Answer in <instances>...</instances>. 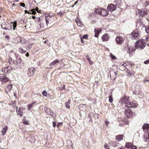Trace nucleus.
<instances>
[{
    "label": "nucleus",
    "mask_w": 149,
    "mask_h": 149,
    "mask_svg": "<svg viewBox=\"0 0 149 149\" xmlns=\"http://www.w3.org/2000/svg\"><path fill=\"white\" fill-rule=\"evenodd\" d=\"M145 42L144 39L138 40L136 42L135 48L139 50L143 49L146 46Z\"/></svg>",
    "instance_id": "nucleus-1"
},
{
    "label": "nucleus",
    "mask_w": 149,
    "mask_h": 149,
    "mask_svg": "<svg viewBox=\"0 0 149 149\" xmlns=\"http://www.w3.org/2000/svg\"><path fill=\"white\" fill-rule=\"evenodd\" d=\"M94 12L95 13L103 16L107 15L108 13V11L106 9L101 8L96 9Z\"/></svg>",
    "instance_id": "nucleus-2"
},
{
    "label": "nucleus",
    "mask_w": 149,
    "mask_h": 149,
    "mask_svg": "<svg viewBox=\"0 0 149 149\" xmlns=\"http://www.w3.org/2000/svg\"><path fill=\"white\" fill-rule=\"evenodd\" d=\"M125 113L126 116L128 118H132L133 116V113L130 108L127 107L125 109Z\"/></svg>",
    "instance_id": "nucleus-3"
},
{
    "label": "nucleus",
    "mask_w": 149,
    "mask_h": 149,
    "mask_svg": "<svg viewBox=\"0 0 149 149\" xmlns=\"http://www.w3.org/2000/svg\"><path fill=\"white\" fill-rule=\"evenodd\" d=\"M129 102H130L129 97L126 96L121 99L119 102V103L121 104H125V106L127 107V104H128Z\"/></svg>",
    "instance_id": "nucleus-4"
},
{
    "label": "nucleus",
    "mask_w": 149,
    "mask_h": 149,
    "mask_svg": "<svg viewBox=\"0 0 149 149\" xmlns=\"http://www.w3.org/2000/svg\"><path fill=\"white\" fill-rule=\"evenodd\" d=\"M10 81L9 78L4 74H0V81L2 83H4Z\"/></svg>",
    "instance_id": "nucleus-5"
},
{
    "label": "nucleus",
    "mask_w": 149,
    "mask_h": 149,
    "mask_svg": "<svg viewBox=\"0 0 149 149\" xmlns=\"http://www.w3.org/2000/svg\"><path fill=\"white\" fill-rule=\"evenodd\" d=\"M25 110V109L22 107H19L18 109V107H16V111L18 116L19 115L20 117L23 116L24 113L23 111Z\"/></svg>",
    "instance_id": "nucleus-6"
},
{
    "label": "nucleus",
    "mask_w": 149,
    "mask_h": 149,
    "mask_svg": "<svg viewBox=\"0 0 149 149\" xmlns=\"http://www.w3.org/2000/svg\"><path fill=\"white\" fill-rule=\"evenodd\" d=\"M139 35V34L138 31L136 30L132 33L130 35V37L133 39H136L138 38Z\"/></svg>",
    "instance_id": "nucleus-7"
},
{
    "label": "nucleus",
    "mask_w": 149,
    "mask_h": 149,
    "mask_svg": "<svg viewBox=\"0 0 149 149\" xmlns=\"http://www.w3.org/2000/svg\"><path fill=\"white\" fill-rule=\"evenodd\" d=\"M2 28L6 30H10L12 29V25L10 24L5 23H3L1 25Z\"/></svg>",
    "instance_id": "nucleus-8"
},
{
    "label": "nucleus",
    "mask_w": 149,
    "mask_h": 149,
    "mask_svg": "<svg viewBox=\"0 0 149 149\" xmlns=\"http://www.w3.org/2000/svg\"><path fill=\"white\" fill-rule=\"evenodd\" d=\"M137 107V104L135 101H133L132 102H129L128 104H127V107L130 108H136Z\"/></svg>",
    "instance_id": "nucleus-9"
},
{
    "label": "nucleus",
    "mask_w": 149,
    "mask_h": 149,
    "mask_svg": "<svg viewBox=\"0 0 149 149\" xmlns=\"http://www.w3.org/2000/svg\"><path fill=\"white\" fill-rule=\"evenodd\" d=\"M14 54L16 57V60L15 61H16V63L21 64L22 65H23L24 64V62L21 58L20 57H18V55H19L17 54L16 52Z\"/></svg>",
    "instance_id": "nucleus-10"
},
{
    "label": "nucleus",
    "mask_w": 149,
    "mask_h": 149,
    "mask_svg": "<svg viewBox=\"0 0 149 149\" xmlns=\"http://www.w3.org/2000/svg\"><path fill=\"white\" fill-rule=\"evenodd\" d=\"M35 72V68L33 67L29 68L28 70L27 74L30 77L32 76L34 74Z\"/></svg>",
    "instance_id": "nucleus-11"
},
{
    "label": "nucleus",
    "mask_w": 149,
    "mask_h": 149,
    "mask_svg": "<svg viewBox=\"0 0 149 149\" xmlns=\"http://www.w3.org/2000/svg\"><path fill=\"white\" fill-rule=\"evenodd\" d=\"M116 8V5H113V4H109L107 6V10L111 12L115 10Z\"/></svg>",
    "instance_id": "nucleus-12"
},
{
    "label": "nucleus",
    "mask_w": 149,
    "mask_h": 149,
    "mask_svg": "<svg viewBox=\"0 0 149 149\" xmlns=\"http://www.w3.org/2000/svg\"><path fill=\"white\" fill-rule=\"evenodd\" d=\"M116 41L117 44H123L124 42L123 38L120 36H117L116 37Z\"/></svg>",
    "instance_id": "nucleus-13"
},
{
    "label": "nucleus",
    "mask_w": 149,
    "mask_h": 149,
    "mask_svg": "<svg viewBox=\"0 0 149 149\" xmlns=\"http://www.w3.org/2000/svg\"><path fill=\"white\" fill-rule=\"evenodd\" d=\"M12 89V85L11 84H9L6 86L5 88V91L6 93L9 92Z\"/></svg>",
    "instance_id": "nucleus-14"
},
{
    "label": "nucleus",
    "mask_w": 149,
    "mask_h": 149,
    "mask_svg": "<svg viewBox=\"0 0 149 149\" xmlns=\"http://www.w3.org/2000/svg\"><path fill=\"white\" fill-rule=\"evenodd\" d=\"M102 29L101 28H98L97 29H95V36L96 37H97L98 36V35L99 34L100 32L102 31Z\"/></svg>",
    "instance_id": "nucleus-15"
},
{
    "label": "nucleus",
    "mask_w": 149,
    "mask_h": 149,
    "mask_svg": "<svg viewBox=\"0 0 149 149\" xmlns=\"http://www.w3.org/2000/svg\"><path fill=\"white\" fill-rule=\"evenodd\" d=\"M142 128L144 131L146 132L149 130V125L147 123L145 124L143 126Z\"/></svg>",
    "instance_id": "nucleus-16"
},
{
    "label": "nucleus",
    "mask_w": 149,
    "mask_h": 149,
    "mask_svg": "<svg viewBox=\"0 0 149 149\" xmlns=\"http://www.w3.org/2000/svg\"><path fill=\"white\" fill-rule=\"evenodd\" d=\"M68 149H73L72 143L71 141L68 140L67 141Z\"/></svg>",
    "instance_id": "nucleus-17"
},
{
    "label": "nucleus",
    "mask_w": 149,
    "mask_h": 149,
    "mask_svg": "<svg viewBox=\"0 0 149 149\" xmlns=\"http://www.w3.org/2000/svg\"><path fill=\"white\" fill-rule=\"evenodd\" d=\"M102 39L103 41H107L109 39V36L107 33L104 34L102 37Z\"/></svg>",
    "instance_id": "nucleus-18"
},
{
    "label": "nucleus",
    "mask_w": 149,
    "mask_h": 149,
    "mask_svg": "<svg viewBox=\"0 0 149 149\" xmlns=\"http://www.w3.org/2000/svg\"><path fill=\"white\" fill-rule=\"evenodd\" d=\"M8 104L10 106H11V107L13 108L15 107L16 108V107L17 106H16V102L15 101H13L11 102L10 103Z\"/></svg>",
    "instance_id": "nucleus-19"
},
{
    "label": "nucleus",
    "mask_w": 149,
    "mask_h": 149,
    "mask_svg": "<svg viewBox=\"0 0 149 149\" xmlns=\"http://www.w3.org/2000/svg\"><path fill=\"white\" fill-rule=\"evenodd\" d=\"M46 113L48 115H51L53 113V112L52 110L48 108H46L45 110Z\"/></svg>",
    "instance_id": "nucleus-20"
},
{
    "label": "nucleus",
    "mask_w": 149,
    "mask_h": 149,
    "mask_svg": "<svg viewBox=\"0 0 149 149\" xmlns=\"http://www.w3.org/2000/svg\"><path fill=\"white\" fill-rule=\"evenodd\" d=\"M75 21L77 25L81 27L83 26V24L82 22L79 19H76Z\"/></svg>",
    "instance_id": "nucleus-21"
},
{
    "label": "nucleus",
    "mask_w": 149,
    "mask_h": 149,
    "mask_svg": "<svg viewBox=\"0 0 149 149\" xmlns=\"http://www.w3.org/2000/svg\"><path fill=\"white\" fill-rule=\"evenodd\" d=\"M8 127L7 126H5L4 128H3L2 130V134L3 135H4L5 134L7 130L8 129Z\"/></svg>",
    "instance_id": "nucleus-22"
},
{
    "label": "nucleus",
    "mask_w": 149,
    "mask_h": 149,
    "mask_svg": "<svg viewBox=\"0 0 149 149\" xmlns=\"http://www.w3.org/2000/svg\"><path fill=\"white\" fill-rule=\"evenodd\" d=\"M123 138V136L122 135H119L116 136V139L118 141L122 140Z\"/></svg>",
    "instance_id": "nucleus-23"
},
{
    "label": "nucleus",
    "mask_w": 149,
    "mask_h": 149,
    "mask_svg": "<svg viewBox=\"0 0 149 149\" xmlns=\"http://www.w3.org/2000/svg\"><path fill=\"white\" fill-rule=\"evenodd\" d=\"M36 103V102H34L31 104H29L28 105V106H27L28 110H30L33 107L34 104H35Z\"/></svg>",
    "instance_id": "nucleus-24"
},
{
    "label": "nucleus",
    "mask_w": 149,
    "mask_h": 149,
    "mask_svg": "<svg viewBox=\"0 0 149 149\" xmlns=\"http://www.w3.org/2000/svg\"><path fill=\"white\" fill-rule=\"evenodd\" d=\"M8 62L10 64L12 65L13 64H16V61H13L11 57H10L8 59Z\"/></svg>",
    "instance_id": "nucleus-25"
},
{
    "label": "nucleus",
    "mask_w": 149,
    "mask_h": 149,
    "mask_svg": "<svg viewBox=\"0 0 149 149\" xmlns=\"http://www.w3.org/2000/svg\"><path fill=\"white\" fill-rule=\"evenodd\" d=\"M113 3H115L119 6H120L122 5V1L121 0H117L115 1Z\"/></svg>",
    "instance_id": "nucleus-26"
},
{
    "label": "nucleus",
    "mask_w": 149,
    "mask_h": 149,
    "mask_svg": "<svg viewBox=\"0 0 149 149\" xmlns=\"http://www.w3.org/2000/svg\"><path fill=\"white\" fill-rule=\"evenodd\" d=\"M85 107L86 105L84 104H81L79 106V109L82 110L85 109Z\"/></svg>",
    "instance_id": "nucleus-27"
},
{
    "label": "nucleus",
    "mask_w": 149,
    "mask_h": 149,
    "mask_svg": "<svg viewBox=\"0 0 149 149\" xmlns=\"http://www.w3.org/2000/svg\"><path fill=\"white\" fill-rule=\"evenodd\" d=\"M58 59L56 60L53 62L49 64V66H52L53 65H55L56 63H58Z\"/></svg>",
    "instance_id": "nucleus-28"
},
{
    "label": "nucleus",
    "mask_w": 149,
    "mask_h": 149,
    "mask_svg": "<svg viewBox=\"0 0 149 149\" xmlns=\"http://www.w3.org/2000/svg\"><path fill=\"white\" fill-rule=\"evenodd\" d=\"M132 145V144L131 143H126L125 145V147L127 148H130Z\"/></svg>",
    "instance_id": "nucleus-29"
},
{
    "label": "nucleus",
    "mask_w": 149,
    "mask_h": 149,
    "mask_svg": "<svg viewBox=\"0 0 149 149\" xmlns=\"http://www.w3.org/2000/svg\"><path fill=\"white\" fill-rule=\"evenodd\" d=\"M135 49L134 47H130L129 48L128 52L130 54L132 53L133 51H134Z\"/></svg>",
    "instance_id": "nucleus-30"
},
{
    "label": "nucleus",
    "mask_w": 149,
    "mask_h": 149,
    "mask_svg": "<svg viewBox=\"0 0 149 149\" xmlns=\"http://www.w3.org/2000/svg\"><path fill=\"white\" fill-rule=\"evenodd\" d=\"M19 51L20 53L22 54L25 53L26 52V51L23 49L22 47H20L19 48Z\"/></svg>",
    "instance_id": "nucleus-31"
},
{
    "label": "nucleus",
    "mask_w": 149,
    "mask_h": 149,
    "mask_svg": "<svg viewBox=\"0 0 149 149\" xmlns=\"http://www.w3.org/2000/svg\"><path fill=\"white\" fill-rule=\"evenodd\" d=\"M138 12L141 16L143 17L144 14V11H142L141 10H139Z\"/></svg>",
    "instance_id": "nucleus-32"
},
{
    "label": "nucleus",
    "mask_w": 149,
    "mask_h": 149,
    "mask_svg": "<svg viewBox=\"0 0 149 149\" xmlns=\"http://www.w3.org/2000/svg\"><path fill=\"white\" fill-rule=\"evenodd\" d=\"M13 24V30H15L17 26V21H15L13 22H12Z\"/></svg>",
    "instance_id": "nucleus-33"
},
{
    "label": "nucleus",
    "mask_w": 149,
    "mask_h": 149,
    "mask_svg": "<svg viewBox=\"0 0 149 149\" xmlns=\"http://www.w3.org/2000/svg\"><path fill=\"white\" fill-rule=\"evenodd\" d=\"M43 20V18L41 16L39 17H38L36 20H35L36 22H39L42 21Z\"/></svg>",
    "instance_id": "nucleus-34"
},
{
    "label": "nucleus",
    "mask_w": 149,
    "mask_h": 149,
    "mask_svg": "<svg viewBox=\"0 0 149 149\" xmlns=\"http://www.w3.org/2000/svg\"><path fill=\"white\" fill-rule=\"evenodd\" d=\"M124 124H125V125H128V123L127 122H123V123H120L119 126H120L121 127H123L124 126Z\"/></svg>",
    "instance_id": "nucleus-35"
},
{
    "label": "nucleus",
    "mask_w": 149,
    "mask_h": 149,
    "mask_svg": "<svg viewBox=\"0 0 149 149\" xmlns=\"http://www.w3.org/2000/svg\"><path fill=\"white\" fill-rule=\"evenodd\" d=\"M71 100H69L68 102L66 104V107L68 108H70V105L69 104H70Z\"/></svg>",
    "instance_id": "nucleus-36"
},
{
    "label": "nucleus",
    "mask_w": 149,
    "mask_h": 149,
    "mask_svg": "<svg viewBox=\"0 0 149 149\" xmlns=\"http://www.w3.org/2000/svg\"><path fill=\"white\" fill-rule=\"evenodd\" d=\"M50 17H45V20L47 25L49 23V20H50Z\"/></svg>",
    "instance_id": "nucleus-37"
},
{
    "label": "nucleus",
    "mask_w": 149,
    "mask_h": 149,
    "mask_svg": "<svg viewBox=\"0 0 149 149\" xmlns=\"http://www.w3.org/2000/svg\"><path fill=\"white\" fill-rule=\"evenodd\" d=\"M109 101L110 103H111L113 102V97H112V95L111 94L109 96Z\"/></svg>",
    "instance_id": "nucleus-38"
},
{
    "label": "nucleus",
    "mask_w": 149,
    "mask_h": 149,
    "mask_svg": "<svg viewBox=\"0 0 149 149\" xmlns=\"http://www.w3.org/2000/svg\"><path fill=\"white\" fill-rule=\"evenodd\" d=\"M143 94L142 92H140L138 95V97L140 98H142L143 96Z\"/></svg>",
    "instance_id": "nucleus-39"
},
{
    "label": "nucleus",
    "mask_w": 149,
    "mask_h": 149,
    "mask_svg": "<svg viewBox=\"0 0 149 149\" xmlns=\"http://www.w3.org/2000/svg\"><path fill=\"white\" fill-rule=\"evenodd\" d=\"M146 38V42L147 43L148 45L149 46V37H144V38Z\"/></svg>",
    "instance_id": "nucleus-40"
},
{
    "label": "nucleus",
    "mask_w": 149,
    "mask_h": 149,
    "mask_svg": "<svg viewBox=\"0 0 149 149\" xmlns=\"http://www.w3.org/2000/svg\"><path fill=\"white\" fill-rule=\"evenodd\" d=\"M22 121L24 125H29V123L28 122L27 120H25L24 119H23L22 120Z\"/></svg>",
    "instance_id": "nucleus-41"
},
{
    "label": "nucleus",
    "mask_w": 149,
    "mask_h": 149,
    "mask_svg": "<svg viewBox=\"0 0 149 149\" xmlns=\"http://www.w3.org/2000/svg\"><path fill=\"white\" fill-rule=\"evenodd\" d=\"M104 148L105 149H109V144L105 143L104 146Z\"/></svg>",
    "instance_id": "nucleus-42"
},
{
    "label": "nucleus",
    "mask_w": 149,
    "mask_h": 149,
    "mask_svg": "<svg viewBox=\"0 0 149 149\" xmlns=\"http://www.w3.org/2000/svg\"><path fill=\"white\" fill-rule=\"evenodd\" d=\"M145 30L147 33H149V25L146 27Z\"/></svg>",
    "instance_id": "nucleus-43"
},
{
    "label": "nucleus",
    "mask_w": 149,
    "mask_h": 149,
    "mask_svg": "<svg viewBox=\"0 0 149 149\" xmlns=\"http://www.w3.org/2000/svg\"><path fill=\"white\" fill-rule=\"evenodd\" d=\"M42 93L44 96H45L46 97L47 96V92L46 91H43L42 92Z\"/></svg>",
    "instance_id": "nucleus-44"
},
{
    "label": "nucleus",
    "mask_w": 149,
    "mask_h": 149,
    "mask_svg": "<svg viewBox=\"0 0 149 149\" xmlns=\"http://www.w3.org/2000/svg\"><path fill=\"white\" fill-rule=\"evenodd\" d=\"M65 13V12L64 11L63 12H59V13H58V14L60 15L61 16H62L63 15H64Z\"/></svg>",
    "instance_id": "nucleus-45"
},
{
    "label": "nucleus",
    "mask_w": 149,
    "mask_h": 149,
    "mask_svg": "<svg viewBox=\"0 0 149 149\" xmlns=\"http://www.w3.org/2000/svg\"><path fill=\"white\" fill-rule=\"evenodd\" d=\"M110 56L111 58L112 59H116V57L114 56L112 54H110Z\"/></svg>",
    "instance_id": "nucleus-46"
},
{
    "label": "nucleus",
    "mask_w": 149,
    "mask_h": 149,
    "mask_svg": "<svg viewBox=\"0 0 149 149\" xmlns=\"http://www.w3.org/2000/svg\"><path fill=\"white\" fill-rule=\"evenodd\" d=\"M33 11H32L31 13H30V14H33V15H35V14H36V12L35 11V9H33Z\"/></svg>",
    "instance_id": "nucleus-47"
},
{
    "label": "nucleus",
    "mask_w": 149,
    "mask_h": 149,
    "mask_svg": "<svg viewBox=\"0 0 149 149\" xmlns=\"http://www.w3.org/2000/svg\"><path fill=\"white\" fill-rule=\"evenodd\" d=\"M122 63H121V65L123 66L124 67H125L127 69L126 66H127V64L126 63H124L123 64H122Z\"/></svg>",
    "instance_id": "nucleus-48"
},
{
    "label": "nucleus",
    "mask_w": 149,
    "mask_h": 149,
    "mask_svg": "<svg viewBox=\"0 0 149 149\" xmlns=\"http://www.w3.org/2000/svg\"><path fill=\"white\" fill-rule=\"evenodd\" d=\"M130 70H127L126 71V72L128 74V77H130L131 76V75L130 73Z\"/></svg>",
    "instance_id": "nucleus-49"
},
{
    "label": "nucleus",
    "mask_w": 149,
    "mask_h": 149,
    "mask_svg": "<svg viewBox=\"0 0 149 149\" xmlns=\"http://www.w3.org/2000/svg\"><path fill=\"white\" fill-rule=\"evenodd\" d=\"M130 149H137L136 147L134 146H132L130 148Z\"/></svg>",
    "instance_id": "nucleus-50"
},
{
    "label": "nucleus",
    "mask_w": 149,
    "mask_h": 149,
    "mask_svg": "<svg viewBox=\"0 0 149 149\" xmlns=\"http://www.w3.org/2000/svg\"><path fill=\"white\" fill-rule=\"evenodd\" d=\"M88 38V35H84V36L82 37V38L83 39H86Z\"/></svg>",
    "instance_id": "nucleus-51"
},
{
    "label": "nucleus",
    "mask_w": 149,
    "mask_h": 149,
    "mask_svg": "<svg viewBox=\"0 0 149 149\" xmlns=\"http://www.w3.org/2000/svg\"><path fill=\"white\" fill-rule=\"evenodd\" d=\"M109 121H108L107 120L105 121V124L106 125L107 127H108V125L109 124Z\"/></svg>",
    "instance_id": "nucleus-52"
},
{
    "label": "nucleus",
    "mask_w": 149,
    "mask_h": 149,
    "mask_svg": "<svg viewBox=\"0 0 149 149\" xmlns=\"http://www.w3.org/2000/svg\"><path fill=\"white\" fill-rule=\"evenodd\" d=\"M144 63L145 64H148L149 63V59L147 60L144 62Z\"/></svg>",
    "instance_id": "nucleus-53"
},
{
    "label": "nucleus",
    "mask_w": 149,
    "mask_h": 149,
    "mask_svg": "<svg viewBox=\"0 0 149 149\" xmlns=\"http://www.w3.org/2000/svg\"><path fill=\"white\" fill-rule=\"evenodd\" d=\"M53 127H55L56 126V123L55 121L53 122Z\"/></svg>",
    "instance_id": "nucleus-54"
},
{
    "label": "nucleus",
    "mask_w": 149,
    "mask_h": 149,
    "mask_svg": "<svg viewBox=\"0 0 149 149\" xmlns=\"http://www.w3.org/2000/svg\"><path fill=\"white\" fill-rule=\"evenodd\" d=\"M35 10L36 11H37V12H38V13H41V10H39V8H38V7H37L36 9H35Z\"/></svg>",
    "instance_id": "nucleus-55"
},
{
    "label": "nucleus",
    "mask_w": 149,
    "mask_h": 149,
    "mask_svg": "<svg viewBox=\"0 0 149 149\" xmlns=\"http://www.w3.org/2000/svg\"><path fill=\"white\" fill-rule=\"evenodd\" d=\"M20 5L21 6H22L23 7H25V4L24 3H20Z\"/></svg>",
    "instance_id": "nucleus-56"
},
{
    "label": "nucleus",
    "mask_w": 149,
    "mask_h": 149,
    "mask_svg": "<svg viewBox=\"0 0 149 149\" xmlns=\"http://www.w3.org/2000/svg\"><path fill=\"white\" fill-rule=\"evenodd\" d=\"M8 68H9V67H8L7 68H3L2 69V71L5 72V69H8Z\"/></svg>",
    "instance_id": "nucleus-57"
},
{
    "label": "nucleus",
    "mask_w": 149,
    "mask_h": 149,
    "mask_svg": "<svg viewBox=\"0 0 149 149\" xmlns=\"http://www.w3.org/2000/svg\"><path fill=\"white\" fill-rule=\"evenodd\" d=\"M65 85H63L62 88L61 89V90L62 91H63V90H64L65 89Z\"/></svg>",
    "instance_id": "nucleus-58"
},
{
    "label": "nucleus",
    "mask_w": 149,
    "mask_h": 149,
    "mask_svg": "<svg viewBox=\"0 0 149 149\" xmlns=\"http://www.w3.org/2000/svg\"><path fill=\"white\" fill-rule=\"evenodd\" d=\"M146 134H148V138L147 139L148 140V141L149 142V132H148V131H147L146 132Z\"/></svg>",
    "instance_id": "nucleus-59"
},
{
    "label": "nucleus",
    "mask_w": 149,
    "mask_h": 149,
    "mask_svg": "<svg viewBox=\"0 0 149 149\" xmlns=\"http://www.w3.org/2000/svg\"><path fill=\"white\" fill-rule=\"evenodd\" d=\"M24 12H25V13H28V14H30V13H29V11H28L27 10H25L24 11Z\"/></svg>",
    "instance_id": "nucleus-60"
},
{
    "label": "nucleus",
    "mask_w": 149,
    "mask_h": 149,
    "mask_svg": "<svg viewBox=\"0 0 149 149\" xmlns=\"http://www.w3.org/2000/svg\"><path fill=\"white\" fill-rule=\"evenodd\" d=\"M87 58L89 61H91L90 58L89 57L87 56Z\"/></svg>",
    "instance_id": "nucleus-61"
},
{
    "label": "nucleus",
    "mask_w": 149,
    "mask_h": 149,
    "mask_svg": "<svg viewBox=\"0 0 149 149\" xmlns=\"http://www.w3.org/2000/svg\"><path fill=\"white\" fill-rule=\"evenodd\" d=\"M26 56L27 57H28L29 56V54L28 52H27L25 54Z\"/></svg>",
    "instance_id": "nucleus-62"
},
{
    "label": "nucleus",
    "mask_w": 149,
    "mask_h": 149,
    "mask_svg": "<svg viewBox=\"0 0 149 149\" xmlns=\"http://www.w3.org/2000/svg\"><path fill=\"white\" fill-rule=\"evenodd\" d=\"M149 81V80H146V79H144L143 80V81L144 82H147V81Z\"/></svg>",
    "instance_id": "nucleus-63"
},
{
    "label": "nucleus",
    "mask_w": 149,
    "mask_h": 149,
    "mask_svg": "<svg viewBox=\"0 0 149 149\" xmlns=\"http://www.w3.org/2000/svg\"><path fill=\"white\" fill-rule=\"evenodd\" d=\"M5 38L7 39H9V36H6L5 37Z\"/></svg>",
    "instance_id": "nucleus-64"
}]
</instances>
